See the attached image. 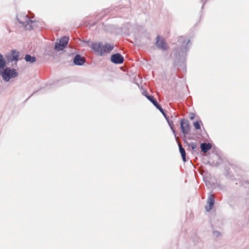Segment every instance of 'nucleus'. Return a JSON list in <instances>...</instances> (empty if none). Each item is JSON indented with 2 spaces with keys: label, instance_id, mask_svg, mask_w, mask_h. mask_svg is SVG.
Instances as JSON below:
<instances>
[{
  "label": "nucleus",
  "instance_id": "nucleus-1",
  "mask_svg": "<svg viewBox=\"0 0 249 249\" xmlns=\"http://www.w3.org/2000/svg\"><path fill=\"white\" fill-rule=\"evenodd\" d=\"M92 49L100 55H103L106 53L111 52L113 48V45L106 43L104 45L100 42H93L91 44Z\"/></svg>",
  "mask_w": 249,
  "mask_h": 249
},
{
  "label": "nucleus",
  "instance_id": "nucleus-2",
  "mask_svg": "<svg viewBox=\"0 0 249 249\" xmlns=\"http://www.w3.org/2000/svg\"><path fill=\"white\" fill-rule=\"evenodd\" d=\"M3 80L6 81H8L10 78H14L18 76V73L14 69H11L9 68H6L3 71H1Z\"/></svg>",
  "mask_w": 249,
  "mask_h": 249
},
{
  "label": "nucleus",
  "instance_id": "nucleus-3",
  "mask_svg": "<svg viewBox=\"0 0 249 249\" xmlns=\"http://www.w3.org/2000/svg\"><path fill=\"white\" fill-rule=\"evenodd\" d=\"M69 38L67 36H63L58 41L55 43L54 48L57 51L63 50L68 44Z\"/></svg>",
  "mask_w": 249,
  "mask_h": 249
},
{
  "label": "nucleus",
  "instance_id": "nucleus-4",
  "mask_svg": "<svg viewBox=\"0 0 249 249\" xmlns=\"http://www.w3.org/2000/svg\"><path fill=\"white\" fill-rule=\"evenodd\" d=\"M181 128L184 134H188L190 130L189 122L186 120H182L180 123Z\"/></svg>",
  "mask_w": 249,
  "mask_h": 249
},
{
  "label": "nucleus",
  "instance_id": "nucleus-5",
  "mask_svg": "<svg viewBox=\"0 0 249 249\" xmlns=\"http://www.w3.org/2000/svg\"><path fill=\"white\" fill-rule=\"evenodd\" d=\"M156 40V45L157 47L163 50H166L167 49V45L163 39L158 36Z\"/></svg>",
  "mask_w": 249,
  "mask_h": 249
},
{
  "label": "nucleus",
  "instance_id": "nucleus-6",
  "mask_svg": "<svg viewBox=\"0 0 249 249\" xmlns=\"http://www.w3.org/2000/svg\"><path fill=\"white\" fill-rule=\"evenodd\" d=\"M124 57L120 53L113 54L111 57V60L115 64H121L124 62Z\"/></svg>",
  "mask_w": 249,
  "mask_h": 249
},
{
  "label": "nucleus",
  "instance_id": "nucleus-7",
  "mask_svg": "<svg viewBox=\"0 0 249 249\" xmlns=\"http://www.w3.org/2000/svg\"><path fill=\"white\" fill-rule=\"evenodd\" d=\"M214 197L213 195H212L209 196L207 201L208 205L205 206V209L207 212H209L213 209L214 205Z\"/></svg>",
  "mask_w": 249,
  "mask_h": 249
},
{
  "label": "nucleus",
  "instance_id": "nucleus-8",
  "mask_svg": "<svg viewBox=\"0 0 249 249\" xmlns=\"http://www.w3.org/2000/svg\"><path fill=\"white\" fill-rule=\"evenodd\" d=\"M85 60L84 57H82L80 55L77 54L73 59V62L75 65H81L85 63Z\"/></svg>",
  "mask_w": 249,
  "mask_h": 249
},
{
  "label": "nucleus",
  "instance_id": "nucleus-9",
  "mask_svg": "<svg viewBox=\"0 0 249 249\" xmlns=\"http://www.w3.org/2000/svg\"><path fill=\"white\" fill-rule=\"evenodd\" d=\"M200 148L202 152L205 153L212 148L211 144L203 143L200 145Z\"/></svg>",
  "mask_w": 249,
  "mask_h": 249
},
{
  "label": "nucleus",
  "instance_id": "nucleus-10",
  "mask_svg": "<svg viewBox=\"0 0 249 249\" xmlns=\"http://www.w3.org/2000/svg\"><path fill=\"white\" fill-rule=\"evenodd\" d=\"M36 26V22H35L33 20H29L27 21V23L25 26V28L27 30H31V29H33L34 28V27Z\"/></svg>",
  "mask_w": 249,
  "mask_h": 249
},
{
  "label": "nucleus",
  "instance_id": "nucleus-11",
  "mask_svg": "<svg viewBox=\"0 0 249 249\" xmlns=\"http://www.w3.org/2000/svg\"><path fill=\"white\" fill-rule=\"evenodd\" d=\"M179 152L181 155L182 160L184 161H186V153L184 149L182 147L181 144H178Z\"/></svg>",
  "mask_w": 249,
  "mask_h": 249
},
{
  "label": "nucleus",
  "instance_id": "nucleus-12",
  "mask_svg": "<svg viewBox=\"0 0 249 249\" xmlns=\"http://www.w3.org/2000/svg\"><path fill=\"white\" fill-rule=\"evenodd\" d=\"M5 61L2 55L0 53V69H2L5 66ZM1 71L0 70V75L1 74Z\"/></svg>",
  "mask_w": 249,
  "mask_h": 249
},
{
  "label": "nucleus",
  "instance_id": "nucleus-13",
  "mask_svg": "<svg viewBox=\"0 0 249 249\" xmlns=\"http://www.w3.org/2000/svg\"><path fill=\"white\" fill-rule=\"evenodd\" d=\"M25 59L26 61L30 62V63H33L36 61V58L35 57L32 56L29 54L25 55Z\"/></svg>",
  "mask_w": 249,
  "mask_h": 249
},
{
  "label": "nucleus",
  "instance_id": "nucleus-14",
  "mask_svg": "<svg viewBox=\"0 0 249 249\" xmlns=\"http://www.w3.org/2000/svg\"><path fill=\"white\" fill-rule=\"evenodd\" d=\"M146 98L150 101L155 106L158 104V102L156 101V100L155 99L153 96H149V95H146Z\"/></svg>",
  "mask_w": 249,
  "mask_h": 249
},
{
  "label": "nucleus",
  "instance_id": "nucleus-15",
  "mask_svg": "<svg viewBox=\"0 0 249 249\" xmlns=\"http://www.w3.org/2000/svg\"><path fill=\"white\" fill-rule=\"evenodd\" d=\"M202 122L201 121H196L193 124V125L196 129H200V125L202 124Z\"/></svg>",
  "mask_w": 249,
  "mask_h": 249
},
{
  "label": "nucleus",
  "instance_id": "nucleus-16",
  "mask_svg": "<svg viewBox=\"0 0 249 249\" xmlns=\"http://www.w3.org/2000/svg\"><path fill=\"white\" fill-rule=\"evenodd\" d=\"M155 107L162 113V114L164 115V116L166 118V114L164 112L163 109L162 108V107L159 105V104L158 103Z\"/></svg>",
  "mask_w": 249,
  "mask_h": 249
},
{
  "label": "nucleus",
  "instance_id": "nucleus-17",
  "mask_svg": "<svg viewBox=\"0 0 249 249\" xmlns=\"http://www.w3.org/2000/svg\"><path fill=\"white\" fill-rule=\"evenodd\" d=\"M12 56H13V59L15 60H17L18 59V53H17L16 51H13L12 52Z\"/></svg>",
  "mask_w": 249,
  "mask_h": 249
},
{
  "label": "nucleus",
  "instance_id": "nucleus-18",
  "mask_svg": "<svg viewBox=\"0 0 249 249\" xmlns=\"http://www.w3.org/2000/svg\"><path fill=\"white\" fill-rule=\"evenodd\" d=\"M188 145L192 149V150H194L196 149L197 147V144L196 143L192 142L191 143H188Z\"/></svg>",
  "mask_w": 249,
  "mask_h": 249
},
{
  "label": "nucleus",
  "instance_id": "nucleus-19",
  "mask_svg": "<svg viewBox=\"0 0 249 249\" xmlns=\"http://www.w3.org/2000/svg\"><path fill=\"white\" fill-rule=\"evenodd\" d=\"M195 117V114L194 113H191L190 116V119L191 120H193Z\"/></svg>",
  "mask_w": 249,
  "mask_h": 249
}]
</instances>
